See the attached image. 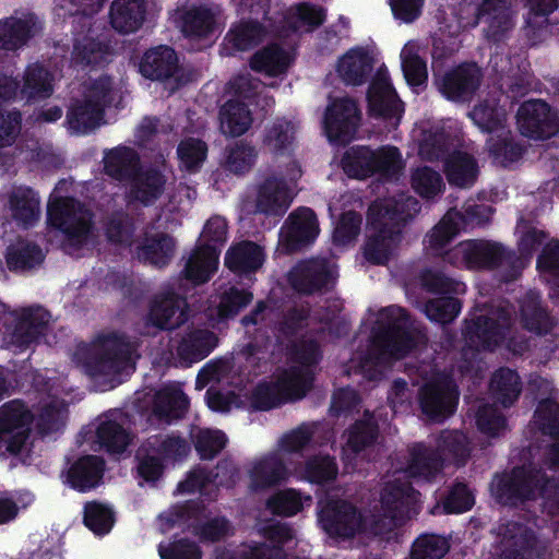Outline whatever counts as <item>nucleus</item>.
<instances>
[{"label":"nucleus","instance_id":"39","mask_svg":"<svg viewBox=\"0 0 559 559\" xmlns=\"http://www.w3.org/2000/svg\"><path fill=\"white\" fill-rule=\"evenodd\" d=\"M249 66L251 70L257 73L275 78L288 70L290 59L286 50L280 44L272 43L257 50L251 56Z\"/></svg>","mask_w":559,"mask_h":559},{"label":"nucleus","instance_id":"55","mask_svg":"<svg viewBox=\"0 0 559 559\" xmlns=\"http://www.w3.org/2000/svg\"><path fill=\"white\" fill-rule=\"evenodd\" d=\"M96 438L102 448L110 454L123 453L131 443V433L115 420H105L96 429Z\"/></svg>","mask_w":559,"mask_h":559},{"label":"nucleus","instance_id":"50","mask_svg":"<svg viewBox=\"0 0 559 559\" xmlns=\"http://www.w3.org/2000/svg\"><path fill=\"white\" fill-rule=\"evenodd\" d=\"M507 110L498 102L485 99L471 112L474 122L487 133L496 134L507 129Z\"/></svg>","mask_w":559,"mask_h":559},{"label":"nucleus","instance_id":"1","mask_svg":"<svg viewBox=\"0 0 559 559\" xmlns=\"http://www.w3.org/2000/svg\"><path fill=\"white\" fill-rule=\"evenodd\" d=\"M420 207L416 198L405 194L372 203L367 213L364 259L371 265H385L402 240L403 228Z\"/></svg>","mask_w":559,"mask_h":559},{"label":"nucleus","instance_id":"31","mask_svg":"<svg viewBox=\"0 0 559 559\" xmlns=\"http://www.w3.org/2000/svg\"><path fill=\"white\" fill-rule=\"evenodd\" d=\"M53 74L44 64L34 62L28 64L23 73V83L20 84V95L27 104H34L49 98L53 93Z\"/></svg>","mask_w":559,"mask_h":559},{"label":"nucleus","instance_id":"14","mask_svg":"<svg viewBox=\"0 0 559 559\" xmlns=\"http://www.w3.org/2000/svg\"><path fill=\"white\" fill-rule=\"evenodd\" d=\"M459 396L457 385L451 379L431 380L419 390L420 409L430 419H445L455 413Z\"/></svg>","mask_w":559,"mask_h":559},{"label":"nucleus","instance_id":"44","mask_svg":"<svg viewBox=\"0 0 559 559\" xmlns=\"http://www.w3.org/2000/svg\"><path fill=\"white\" fill-rule=\"evenodd\" d=\"M486 144L492 162L502 167L516 163L525 152L524 145L515 140L509 129L490 135Z\"/></svg>","mask_w":559,"mask_h":559},{"label":"nucleus","instance_id":"62","mask_svg":"<svg viewBox=\"0 0 559 559\" xmlns=\"http://www.w3.org/2000/svg\"><path fill=\"white\" fill-rule=\"evenodd\" d=\"M462 302L453 296H442L429 299L424 307L426 317L436 323L448 324L460 314Z\"/></svg>","mask_w":559,"mask_h":559},{"label":"nucleus","instance_id":"33","mask_svg":"<svg viewBox=\"0 0 559 559\" xmlns=\"http://www.w3.org/2000/svg\"><path fill=\"white\" fill-rule=\"evenodd\" d=\"M373 69L372 57L360 47L352 48L337 61L336 72L346 85L365 84Z\"/></svg>","mask_w":559,"mask_h":559},{"label":"nucleus","instance_id":"2","mask_svg":"<svg viewBox=\"0 0 559 559\" xmlns=\"http://www.w3.org/2000/svg\"><path fill=\"white\" fill-rule=\"evenodd\" d=\"M513 322L512 312L508 308L498 307L466 321L463 335L477 350L493 353L506 344V348L513 355H523L530 344L524 336H509Z\"/></svg>","mask_w":559,"mask_h":559},{"label":"nucleus","instance_id":"51","mask_svg":"<svg viewBox=\"0 0 559 559\" xmlns=\"http://www.w3.org/2000/svg\"><path fill=\"white\" fill-rule=\"evenodd\" d=\"M374 151L366 145L348 147L341 160L344 173L349 178L366 179L372 176Z\"/></svg>","mask_w":559,"mask_h":559},{"label":"nucleus","instance_id":"21","mask_svg":"<svg viewBox=\"0 0 559 559\" xmlns=\"http://www.w3.org/2000/svg\"><path fill=\"white\" fill-rule=\"evenodd\" d=\"M179 71L178 55L174 48L167 45L147 49L139 62V72L151 81L166 82L175 79L177 85H181V81L177 76Z\"/></svg>","mask_w":559,"mask_h":559},{"label":"nucleus","instance_id":"23","mask_svg":"<svg viewBox=\"0 0 559 559\" xmlns=\"http://www.w3.org/2000/svg\"><path fill=\"white\" fill-rule=\"evenodd\" d=\"M40 31L41 25L34 13L0 19V49L16 51L26 46Z\"/></svg>","mask_w":559,"mask_h":559},{"label":"nucleus","instance_id":"40","mask_svg":"<svg viewBox=\"0 0 559 559\" xmlns=\"http://www.w3.org/2000/svg\"><path fill=\"white\" fill-rule=\"evenodd\" d=\"M296 127L286 118H275L266 124L262 135V147L276 156L288 154L295 141Z\"/></svg>","mask_w":559,"mask_h":559},{"label":"nucleus","instance_id":"26","mask_svg":"<svg viewBox=\"0 0 559 559\" xmlns=\"http://www.w3.org/2000/svg\"><path fill=\"white\" fill-rule=\"evenodd\" d=\"M290 203V190L284 178L270 176L259 186L255 203L259 213L282 216Z\"/></svg>","mask_w":559,"mask_h":559},{"label":"nucleus","instance_id":"42","mask_svg":"<svg viewBox=\"0 0 559 559\" xmlns=\"http://www.w3.org/2000/svg\"><path fill=\"white\" fill-rule=\"evenodd\" d=\"M9 204L13 219L24 227H31L38 221L40 201L32 188H15L9 197Z\"/></svg>","mask_w":559,"mask_h":559},{"label":"nucleus","instance_id":"22","mask_svg":"<svg viewBox=\"0 0 559 559\" xmlns=\"http://www.w3.org/2000/svg\"><path fill=\"white\" fill-rule=\"evenodd\" d=\"M50 313L43 307L24 308L15 320L11 343L20 349L37 344L46 336Z\"/></svg>","mask_w":559,"mask_h":559},{"label":"nucleus","instance_id":"30","mask_svg":"<svg viewBox=\"0 0 559 559\" xmlns=\"http://www.w3.org/2000/svg\"><path fill=\"white\" fill-rule=\"evenodd\" d=\"M218 336L207 329H190L177 346L179 359L187 366L206 358L218 345Z\"/></svg>","mask_w":559,"mask_h":559},{"label":"nucleus","instance_id":"27","mask_svg":"<svg viewBox=\"0 0 559 559\" xmlns=\"http://www.w3.org/2000/svg\"><path fill=\"white\" fill-rule=\"evenodd\" d=\"M289 477V471L277 453H270L255 461L249 471L250 489L261 491L277 487Z\"/></svg>","mask_w":559,"mask_h":559},{"label":"nucleus","instance_id":"20","mask_svg":"<svg viewBox=\"0 0 559 559\" xmlns=\"http://www.w3.org/2000/svg\"><path fill=\"white\" fill-rule=\"evenodd\" d=\"M367 102L370 117L382 119L394 127L400 123L404 112V104L389 79L377 78L370 83Z\"/></svg>","mask_w":559,"mask_h":559},{"label":"nucleus","instance_id":"24","mask_svg":"<svg viewBox=\"0 0 559 559\" xmlns=\"http://www.w3.org/2000/svg\"><path fill=\"white\" fill-rule=\"evenodd\" d=\"M284 243L288 251L296 252L312 243L319 234V223L314 211L299 207L288 216Z\"/></svg>","mask_w":559,"mask_h":559},{"label":"nucleus","instance_id":"19","mask_svg":"<svg viewBox=\"0 0 559 559\" xmlns=\"http://www.w3.org/2000/svg\"><path fill=\"white\" fill-rule=\"evenodd\" d=\"M476 17L486 24L485 37L493 45L504 43L514 27L510 0H481L477 7Z\"/></svg>","mask_w":559,"mask_h":559},{"label":"nucleus","instance_id":"61","mask_svg":"<svg viewBox=\"0 0 559 559\" xmlns=\"http://www.w3.org/2000/svg\"><path fill=\"white\" fill-rule=\"evenodd\" d=\"M413 190L423 199L430 200L442 192V176L429 166L416 168L411 177Z\"/></svg>","mask_w":559,"mask_h":559},{"label":"nucleus","instance_id":"16","mask_svg":"<svg viewBox=\"0 0 559 559\" xmlns=\"http://www.w3.org/2000/svg\"><path fill=\"white\" fill-rule=\"evenodd\" d=\"M319 522L332 537L355 536L361 525V514L356 506L342 499H331L319 512Z\"/></svg>","mask_w":559,"mask_h":559},{"label":"nucleus","instance_id":"18","mask_svg":"<svg viewBox=\"0 0 559 559\" xmlns=\"http://www.w3.org/2000/svg\"><path fill=\"white\" fill-rule=\"evenodd\" d=\"M481 80V69L475 62H464L445 72L436 84L447 99L466 102L479 88Z\"/></svg>","mask_w":559,"mask_h":559},{"label":"nucleus","instance_id":"15","mask_svg":"<svg viewBox=\"0 0 559 559\" xmlns=\"http://www.w3.org/2000/svg\"><path fill=\"white\" fill-rule=\"evenodd\" d=\"M290 286L299 294L313 295L333 288L335 278L325 259H309L298 262L289 272Z\"/></svg>","mask_w":559,"mask_h":559},{"label":"nucleus","instance_id":"45","mask_svg":"<svg viewBox=\"0 0 559 559\" xmlns=\"http://www.w3.org/2000/svg\"><path fill=\"white\" fill-rule=\"evenodd\" d=\"M409 456L407 471L415 477L435 478L444 465V459L439 451L424 443H415L409 451Z\"/></svg>","mask_w":559,"mask_h":559},{"label":"nucleus","instance_id":"47","mask_svg":"<svg viewBox=\"0 0 559 559\" xmlns=\"http://www.w3.org/2000/svg\"><path fill=\"white\" fill-rule=\"evenodd\" d=\"M189 408V399L180 389H165L156 393L153 413L166 423L185 417Z\"/></svg>","mask_w":559,"mask_h":559},{"label":"nucleus","instance_id":"8","mask_svg":"<svg viewBox=\"0 0 559 559\" xmlns=\"http://www.w3.org/2000/svg\"><path fill=\"white\" fill-rule=\"evenodd\" d=\"M189 310L186 297L173 289L163 290L150 300L144 324L158 331H174L188 321Z\"/></svg>","mask_w":559,"mask_h":559},{"label":"nucleus","instance_id":"7","mask_svg":"<svg viewBox=\"0 0 559 559\" xmlns=\"http://www.w3.org/2000/svg\"><path fill=\"white\" fill-rule=\"evenodd\" d=\"M92 218V212L73 197L56 198L47 206L48 224L61 231L74 246L86 241L93 225Z\"/></svg>","mask_w":559,"mask_h":559},{"label":"nucleus","instance_id":"58","mask_svg":"<svg viewBox=\"0 0 559 559\" xmlns=\"http://www.w3.org/2000/svg\"><path fill=\"white\" fill-rule=\"evenodd\" d=\"M325 20V8L312 2H300L290 11L288 23L295 32L304 27L307 32H313L323 25Z\"/></svg>","mask_w":559,"mask_h":559},{"label":"nucleus","instance_id":"13","mask_svg":"<svg viewBox=\"0 0 559 559\" xmlns=\"http://www.w3.org/2000/svg\"><path fill=\"white\" fill-rule=\"evenodd\" d=\"M357 103L349 97L334 99L324 115V130L329 140L336 144L349 143L360 122Z\"/></svg>","mask_w":559,"mask_h":559},{"label":"nucleus","instance_id":"12","mask_svg":"<svg viewBox=\"0 0 559 559\" xmlns=\"http://www.w3.org/2000/svg\"><path fill=\"white\" fill-rule=\"evenodd\" d=\"M531 466H514L509 472L496 473L490 483L495 501L504 507H518L532 500Z\"/></svg>","mask_w":559,"mask_h":559},{"label":"nucleus","instance_id":"11","mask_svg":"<svg viewBox=\"0 0 559 559\" xmlns=\"http://www.w3.org/2000/svg\"><path fill=\"white\" fill-rule=\"evenodd\" d=\"M467 270H496L502 265L509 269L508 277L520 276L523 265L515 250L508 249L499 242L469 240Z\"/></svg>","mask_w":559,"mask_h":559},{"label":"nucleus","instance_id":"46","mask_svg":"<svg viewBox=\"0 0 559 559\" xmlns=\"http://www.w3.org/2000/svg\"><path fill=\"white\" fill-rule=\"evenodd\" d=\"M490 390L493 397L503 407L512 406L522 392V381L516 370L500 367L490 379Z\"/></svg>","mask_w":559,"mask_h":559},{"label":"nucleus","instance_id":"34","mask_svg":"<svg viewBox=\"0 0 559 559\" xmlns=\"http://www.w3.org/2000/svg\"><path fill=\"white\" fill-rule=\"evenodd\" d=\"M520 316L523 328L536 335H547L556 324L543 305L540 294L535 290L525 294L520 305Z\"/></svg>","mask_w":559,"mask_h":559},{"label":"nucleus","instance_id":"56","mask_svg":"<svg viewBox=\"0 0 559 559\" xmlns=\"http://www.w3.org/2000/svg\"><path fill=\"white\" fill-rule=\"evenodd\" d=\"M105 236L110 243L131 246L135 233L133 217L123 210L114 211L105 223Z\"/></svg>","mask_w":559,"mask_h":559},{"label":"nucleus","instance_id":"57","mask_svg":"<svg viewBox=\"0 0 559 559\" xmlns=\"http://www.w3.org/2000/svg\"><path fill=\"white\" fill-rule=\"evenodd\" d=\"M109 46L92 38L78 40L73 47L75 63L83 67L103 68L109 62Z\"/></svg>","mask_w":559,"mask_h":559},{"label":"nucleus","instance_id":"17","mask_svg":"<svg viewBox=\"0 0 559 559\" xmlns=\"http://www.w3.org/2000/svg\"><path fill=\"white\" fill-rule=\"evenodd\" d=\"M419 492L411 483L392 480L385 483L380 493L383 516L393 525H402L409 520L418 500Z\"/></svg>","mask_w":559,"mask_h":559},{"label":"nucleus","instance_id":"37","mask_svg":"<svg viewBox=\"0 0 559 559\" xmlns=\"http://www.w3.org/2000/svg\"><path fill=\"white\" fill-rule=\"evenodd\" d=\"M444 173L451 186L469 188L475 183L479 168L473 155L455 150L444 160Z\"/></svg>","mask_w":559,"mask_h":559},{"label":"nucleus","instance_id":"54","mask_svg":"<svg viewBox=\"0 0 559 559\" xmlns=\"http://www.w3.org/2000/svg\"><path fill=\"white\" fill-rule=\"evenodd\" d=\"M437 451L445 460L452 461L456 466L466 464L469 457V447L466 436L457 430H444L437 440Z\"/></svg>","mask_w":559,"mask_h":559},{"label":"nucleus","instance_id":"63","mask_svg":"<svg viewBox=\"0 0 559 559\" xmlns=\"http://www.w3.org/2000/svg\"><path fill=\"white\" fill-rule=\"evenodd\" d=\"M404 168L402 154L396 146H382L374 151L372 175L378 174L384 179L399 177Z\"/></svg>","mask_w":559,"mask_h":559},{"label":"nucleus","instance_id":"59","mask_svg":"<svg viewBox=\"0 0 559 559\" xmlns=\"http://www.w3.org/2000/svg\"><path fill=\"white\" fill-rule=\"evenodd\" d=\"M258 158L255 147L245 141H238L226 148L224 167L227 171L242 176L249 173Z\"/></svg>","mask_w":559,"mask_h":559},{"label":"nucleus","instance_id":"3","mask_svg":"<svg viewBox=\"0 0 559 559\" xmlns=\"http://www.w3.org/2000/svg\"><path fill=\"white\" fill-rule=\"evenodd\" d=\"M417 334L411 313L401 306L391 305L380 310V319L371 330V343L380 356L396 361L417 347Z\"/></svg>","mask_w":559,"mask_h":559},{"label":"nucleus","instance_id":"4","mask_svg":"<svg viewBox=\"0 0 559 559\" xmlns=\"http://www.w3.org/2000/svg\"><path fill=\"white\" fill-rule=\"evenodd\" d=\"M97 341L98 348L95 353L87 348L78 353V357L83 356L79 360L87 376L117 377L135 370L131 344L124 334L110 332L99 335Z\"/></svg>","mask_w":559,"mask_h":559},{"label":"nucleus","instance_id":"25","mask_svg":"<svg viewBox=\"0 0 559 559\" xmlns=\"http://www.w3.org/2000/svg\"><path fill=\"white\" fill-rule=\"evenodd\" d=\"M105 466V460L98 455H82L68 468L67 483L79 492H88L102 483Z\"/></svg>","mask_w":559,"mask_h":559},{"label":"nucleus","instance_id":"52","mask_svg":"<svg viewBox=\"0 0 559 559\" xmlns=\"http://www.w3.org/2000/svg\"><path fill=\"white\" fill-rule=\"evenodd\" d=\"M338 475L336 459L330 454H317L305 462L302 476L314 485L325 486L333 483Z\"/></svg>","mask_w":559,"mask_h":559},{"label":"nucleus","instance_id":"36","mask_svg":"<svg viewBox=\"0 0 559 559\" xmlns=\"http://www.w3.org/2000/svg\"><path fill=\"white\" fill-rule=\"evenodd\" d=\"M216 28V13L206 4H192L181 14V32L187 38L205 39Z\"/></svg>","mask_w":559,"mask_h":559},{"label":"nucleus","instance_id":"10","mask_svg":"<svg viewBox=\"0 0 559 559\" xmlns=\"http://www.w3.org/2000/svg\"><path fill=\"white\" fill-rule=\"evenodd\" d=\"M34 416L21 400H12L0 406V442L7 451L19 454L29 438Z\"/></svg>","mask_w":559,"mask_h":559},{"label":"nucleus","instance_id":"48","mask_svg":"<svg viewBox=\"0 0 559 559\" xmlns=\"http://www.w3.org/2000/svg\"><path fill=\"white\" fill-rule=\"evenodd\" d=\"M174 251L175 240L168 234L147 237L142 245L136 247V255L140 260L158 267L169 264Z\"/></svg>","mask_w":559,"mask_h":559},{"label":"nucleus","instance_id":"9","mask_svg":"<svg viewBox=\"0 0 559 559\" xmlns=\"http://www.w3.org/2000/svg\"><path fill=\"white\" fill-rule=\"evenodd\" d=\"M522 135L533 140H547L559 132V116L543 99L523 102L516 112Z\"/></svg>","mask_w":559,"mask_h":559},{"label":"nucleus","instance_id":"49","mask_svg":"<svg viewBox=\"0 0 559 559\" xmlns=\"http://www.w3.org/2000/svg\"><path fill=\"white\" fill-rule=\"evenodd\" d=\"M44 259L41 248L35 242L19 241L7 248L5 262L11 272L32 270L40 265Z\"/></svg>","mask_w":559,"mask_h":559},{"label":"nucleus","instance_id":"29","mask_svg":"<svg viewBox=\"0 0 559 559\" xmlns=\"http://www.w3.org/2000/svg\"><path fill=\"white\" fill-rule=\"evenodd\" d=\"M147 13L145 0H114L109 8V24L119 34L129 35L139 31Z\"/></svg>","mask_w":559,"mask_h":559},{"label":"nucleus","instance_id":"41","mask_svg":"<svg viewBox=\"0 0 559 559\" xmlns=\"http://www.w3.org/2000/svg\"><path fill=\"white\" fill-rule=\"evenodd\" d=\"M380 433L379 424L372 413L365 411L362 418L355 420L345 431L346 448L353 453L374 445Z\"/></svg>","mask_w":559,"mask_h":559},{"label":"nucleus","instance_id":"64","mask_svg":"<svg viewBox=\"0 0 559 559\" xmlns=\"http://www.w3.org/2000/svg\"><path fill=\"white\" fill-rule=\"evenodd\" d=\"M450 545L447 538L433 533L418 536L411 550L412 559H442L449 551Z\"/></svg>","mask_w":559,"mask_h":559},{"label":"nucleus","instance_id":"5","mask_svg":"<svg viewBox=\"0 0 559 559\" xmlns=\"http://www.w3.org/2000/svg\"><path fill=\"white\" fill-rule=\"evenodd\" d=\"M205 243L198 246L188 258L181 275L193 285L207 283L218 266L219 247L227 239V223L221 216H213L204 225Z\"/></svg>","mask_w":559,"mask_h":559},{"label":"nucleus","instance_id":"6","mask_svg":"<svg viewBox=\"0 0 559 559\" xmlns=\"http://www.w3.org/2000/svg\"><path fill=\"white\" fill-rule=\"evenodd\" d=\"M112 99L110 78L103 75L94 80L83 99L74 100L69 107L66 117L69 129L75 133H86L98 127Z\"/></svg>","mask_w":559,"mask_h":559},{"label":"nucleus","instance_id":"53","mask_svg":"<svg viewBox=\"0 0 559 559\" xmlns=\"http://www.w3.org/2000/svg\"><path fill=\"white\" fill-rule=\"evenodd\" d=\"M314 373L311 369L295 367L277 380L286 403L305 397L312 389Z\"/></svg>","mask_w":559,"mask_h":559},{"label":"nucleus","instance_id":"32","mask_svg":"<svg viewBox=\"0 0 559 559\" xmlns=\"http://www.w3.org/2000/svg\"><path fill=\"white\" fill-rule=\"evenodd\" d=\"M265 253L261 246L243 240L231 246L225 254V266L238 275L255 273L264 263Z\"/></svg>","mask_w":559,"mask_h":559},{"label":"nucleus","instance_id":"60","mask_svg":"<svg viewBox=\"0 0 559 559\" xmlns=\"http://www.w3.org/2000/svg\"><path fill=\"white\" fill-rule=\"evenodd\" d=\"M207 145L195 138H187L177 146L179 166L189 174L198 173L207 156Z\"/></svg>","mask_w":559,"mask_h":559},{"label":"nucleus","instance_id":"38","mask_svg":"<svg viewBox=\"0 0 559 559\" xmlns=\"http://www.w3.org/2000/svg\"><path fill=\"white\" fill-rule=\"evenodd\" d=\"M266 17L250 14L248 19H241L227 33L226 38L231 46L239 51L250 50L257 47L265 38L267 31L262 21Z\"/></svg>","mask_w":559,"mask_h":559},{"label":"nucleus","instance_id":"28","mask_svg":"<svg viewBox=\"0 0 559 559\" xmlns=\"http://www.w3.org/2000/svg\"><path fill=\"white\" fill-rule=\"evenodd\" d=\"M128 197L144 206H151L163 195L167 182L166 176L157 167H140L130 180Z\"/></svg>","mask_w":559,"mask_h":559},{"label":"nucleus","instance_id":"35","mask_svg":"<svg viewBox=\"0 0 559 559\" xmlns=\"http://www.w3.org/2000/svg\"><path fill=\"white\" fill-rule=\"evenodd\" d=\"M103 162L104 173L119 182H129L141 167L139 153L126 145H118L106 151Z\"/></svg>","mask_w":559,"mask_h":559},{"label":"nucleus","instance_id":"43","mask_svg":"<svg viewBox=\"0 0 559 559\" xmlns=\"http://www.w3.org/2000/svg\"><path fill=\"white\" fill-rule=\"evenodd\" d=\"M249 104L239 99H228L219 109L221 129L233 138L245 134L252 124Z\"/></svg>","mask_w":559,"mask_h":559}]
</instances>
